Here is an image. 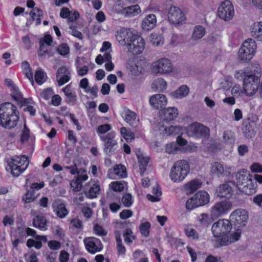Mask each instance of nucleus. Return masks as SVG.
<instances>
[{"label": "nucleus", "instance_id": "dca6fc26", "mask_svg": "<svg viewBox=\"0 0 262 262\" xmlns=\"http://www.w3.org/2000/svg\"><path fill=\"white\" fill-rule=\"evenodd\" d=\"M108 177L112 179L124 178L127 176L126 169L121 164H116L107 171Z\"/></svg>", "mask_w": 262, "mask_h": 262}, {"label": "nucleus", "instance_id": "774afa93", "mask_svg": "<svg viewBox=\"0 0 262 262\" xmlns=\"http://www.w3.org/2000/svg\"><path fill=\"white\" fill-rule=\"evenodd\" d=\"M44 77V73L42 70H37L35 73L34 78L36 82L38 84H41L43 83V79Z\"/></svg>", "mask_w": 262, "mask_h": 262}, {"label": "nucleus", "instance_id": "0e129e2a", "mask_svg": "<svg viewBox=\"0 0 262 262\" xmlns=\"http://www.w3.org/2000/svg\"><path fill=\"white\" fill-rule=\"evenodd\" d=\"M151 41L155 46H159L163 43V41L160 35H158L157 34H152L151 35Z\"/></svg>", "mask_w": 262, "mask_h": 262}, {"label": "nucleus", "instance_id": "6e6d98bb", "mask_svg": "<svg viewBox=\"0 0 262 262\" xmlns=\"http://www.w3.org/2000/svg\"><path fill=\"white\" fill-rule=\"evenodd\" d=\"M223 139L225 142L229 144H232L235 141L234 133L231 130H227L224 132Z\"/></svg>", "mask_w": 262, "mask_h": 262}, {"label": "nucleus", "instance_id": "0eeeda50", "mask_svg": "<svg viewBox=\"0 0 262 262\" xmlns=\"http://www.w3.org/2000/svg\"><path fill=\"white\" fill-rule=\"evenodd\" d=\"M232 226L229 220L220 219L213 224L211 228L212 234L214 237L228 235L231 230Z\"/></svg>", "mask_w": 262, "mask_h": 262}, {"label": "nucleus", "instance_id": "b1692460", "mask_svg": "<svg viewBox=\"0 0 262 262\" xmlns=\"http://www.w3.org/2000/svg\"><path fill=\"white\" fill-rule=\"evenodd\" d=\"M149 103L155 108H162L167 104V99L163 94H158L151 96Z\"/></svg>", "mask_w": 262, "mask_h": 262}, {"label": "nucleus", "instance_id": "37998d69", "mask_svg": "<svg viewBox=\"0 0 262 262\" xmlns=\"http://www.w3.org/2000/svg\"><path fill=\"white\" fill-rule=\"evenodd\" d=\"M123 235L124 242L127 245H130L134 240L135 239V236L133 235V232L131 229H126Z\"/></svg>", "mask_w": 262, "mask_h": 262}, {"label": "nucleus", "instance_id": "7c9ffc66", "mask_svg": "<svg viewBox=\"0 0 262 262\" xmlns=\"http://www.w3.org/2000/svg\"><path fill=\"white\" fill-rule=\"evenodd\" d=\"M48 223V222L46 218L42 215H37L35 216L33 220V227L42 231L47 230Z\"/></svg>", "mask_w": 262, "mask_h": 262}, {"label": "nucleus", "instance_id": "393cba45", "mask_svg": "<svg viewBox=\"0 0 262 262\" xmlns=\"http://www.w3.org/2000/svg\"><path fill=\"white\" fill-rule=\"evenodd\" d=\"M89 186V190L86 192V195L89 199H94L100 193V183L97 180L90 182L88 185Z\"/></svg>", "mask_w": 262, "mask_h": 262}, {"label": "nucleus", "instance_id": "e2e57ef3", "mask_svg": "<svg viewBox=\"0 0 262 262\" xmlns=\"http://www.w3.org/2000/svg\"><path fill=\"white\" fill-rule=\"evenodd\" d=\"M245 93L244 88L242 89L240 85H235L231 89V93L235 97L242 96Z\"/></svg>", "mask_w": 262, "mask_h": 262}, {"label": "nucleus", "instance_id": "680f3d73", "mask_svg": "<svg viewBox=\"0 0 262 262\" xmlns=\"http://www.w3.org/2000/svg\"><path fill=\"white\" fill-rule=\"evenodd\" d=\"M244 134L246 138L251 139L255 136V131L250 125L245 126Z\"/></svg>", "mask_w": 262, "mask_h": 262}, {"label": "nucleus", "instance_id": "ea45409f", "mask_svg": "<svg viewBox=\"0 0 262 262\" xmlns=\"http://www.w3.org/2000/svg\"><path fill=\"white\" fill-rule=\"evenodd\" d=\"M120 134L122 137L127 142H131L135 138L134 134L129 129L125 127L120 128Z\"/></svg>", "mask_w": 262, "mask_h": 262}, {"label": "nucleus", "instance_id": "cd10ccee", "mask_svg": "<svg viewBox=\"0 0 262 262\" xmlns=\"http://www.w3.org/2000/svg\"><path fill=\"white\" fill-rule=\"evenodd\" d=\"M80 170L81 173H80V171H79L78 173H77L76 180L75 181L73 180L71 183V186L77 190L81 188L82 183L88 179V175L86 170L80 169Z\"/></svg>", "mask_w": 262, "mask_h": 262}, {"label": "nucleus", "instance_id": "c03bdc74", "mask_svg": "<svg viewBox=\"0 0 262 262\" xmlns=\"http://www.w3.org/2000/svg\"><path fill=\"white\" fill-rule=\"evenodd\" d=\"M205 33V30L203 26L200 25L196 26L193 30L192 38L195 40L200 39L204 35Z\"/></svg>", "mask_w": 262, "mask_h": 262}, {"label": "nucleus", "instance_id": "864d4df0", "mask_svg": "<svg viewBox=\"0 0 262 262\" xmlns=\"http://www.w3.org/2000/svg\"><path fill=\"white\" fill-rule=\"evenodd\" d=\"M65 96V102L67 104L70 105H74L76 104L77 96L74 92L69 93V94H66Z\"/></svg>", "mask_w": 262, "mask_h": 262}, {"label": "nucleus", "instance_id": "6e6552de", "mask_svg": "<svg viewBox=\"0 0 262 262\" xmlns=\"http://www.w3.org/2000/svg\"><path fill=\"white\" fill-rule=\"evenodd\" d=\"M5 84L8 87L11 92V95L12 97L18 105L20 106H23L30 103L29 99H26L23 97L19 89L11 79H5Z\"/></svg>", "mask_w": 262, "mask_h": 262}, {"label": "nucleus", "instance_id": "4468645a", "mask_svg": "<svg viewBox=\"0 0 262 262\" xmlns=\"http://www.w3.org/2000/svg\"><path fill=\"white\" fill-rule=\"evenodd\" d=\"M172 65L169 59L163 58L159 59L154 63L152 68V72L155 73L166 74L171 72Z\"/></svg>", "mask_w": 262, "mask_h": 262}, {"label": "nucleus", "instance_id": "9b49d317", "mask_svg": "<svg viewBox=\"0 0 262 262\" xmlns=\"http://www.w3.org/2000/svg\"><path fill=\"white\" fill-rule=\"evenodd\" d=\"M83 243L86 251L92 254L100 252L103 246L100 239L95 237H87L83 239Z\"/></svg>", "mask_w": 262, "mask_h": 262}, {"label": "nucleus", "instance_id": "f704fd0d", "mask_svg": "<svg viewBox=\"0 0 262 262\" xmlns=\"http://www.w3.org/2000/svg\"><path fill=\"white\" fill-rule=\"evenodd\" d=\"M251 35L258 41H262V21L254 24Z\"/></svg>", "mask_w": 262, "mask_h": 262}, {"label": "nucleus", "instance_id": "a878e982", "mask_svg": "<svg viewBox=\"0 0 262 262\" xmlns=\"http://www.w3.org/2000/svg\"><path fill=\"white\" fill-rule=\"evenodd\" d=\"M217 195L222 198L230 199L233 193L232 187L228 182L221 185L216 190Z\"/></svg>", "mask_w": 262, "mask_h": 262}, {"label": "nucleus", "instance_id": "aec40b11", "mask_svg": "<svg viewBox=\"0 0 262 262\" xmlns=\"http://www.w3.org/2000/svg\"><path fill=\"white\" fill-rule=\"evenodd\" d=\"M52 207L53 211L59 219L64 218L69 213V210L66 208V204L60 200L54 201Z\"/></svg>", "mask_w": 262, "mask_h": 262}, {"label": "nucleus", "instance_id": "c9c22d12", "mask_svg": "<svg viewBox=\"0 0 262 262\" xmlns=\"http://www.w3.org/2000/svg\"><path fill=\"white\" fill-rule=\"evenodd\" d=\"M189 92V88L186 85H183L176 91L172 92L170 95L174 98H182L186 97L188 94Z\"/></svg>", "mask_w": 262, "mask_h": 262}, {"label": "nucleus", "instance_id": "72a5a7b5", "mask_svg": "<svg viewBox=\"0 0 262 262\" xmlns=\"http://www.w3.org/2000/svg\"><path fill=\"white\" fill-rule=\"evenodd\" d=\"M140 173L143 176L146 170L147 166L149 162L150 158L148 157H144L142 155L137 156Z\"/></svg>", "mask_w": 262, "mask_h": 262}, {"label": "nucleus", "instance_id": "4c0bfd02", "mask_svg": "<svg viewBox=\"0 0 262 262\" xmlns=\"http://www.w3.org/2000/svg\"><path fill=\"white\" fill-rule=\"evenodd\" d=\"M224 172V166L221 163L214 162L211 164V172L213 175L220 177L223 176Z\"/></svg>", "mask_w": 262, "mask_h": 262}, {"label": "nucleus", "instance_id": "ddd939ff", "mask_svg": "<svg viewBox=\"0 0 262 262\" xmlns=\"http://www.w3.org/2000/svg\"><path fill=\"white\" fill-rule=\"evenodd\" d=\"M127 48L133 55L139 54L144 49V40L141 36L135 34Z\"/></svg>", "mask_w": 262, "mask_h": 262}, {"label": "nucleus", "instance_id": "58836bf2", "mask_svg": "<svg viewBox=\"0 0 262 262\" xmlns=\"http://www.w3.org/2000/svg\"><path fill=\"white\" fill-rule=\"evenodd\" d=\"M199 225L203 228H207L211 223V220L207 213H201L198 217Z\"/></svg>", "mask_w": 262, "mask_h": 262}, {"label": "nucleus", "instance_id": "338daca9", "mask_svg": "<svg viewBox=\"0 0 262 262\" xmlns=\"http://www.w3.org/2000/svg\"><path fill=\"white\" fill-rule=\"evenodd\" d=\"M30 137V129L28 128L26 124H25L24 129L22 132L20 137L21 142H24L28 140Z\"/></svg>", "mask_w": 262, "mask_h": 262}, {"label": "nucleus", "instance_id": "f3484780", "mask_svg": "<svg viewBox=\"0 0 262 262\" xmlns=\"http://www.w3.org/2000/svg\"><path fill=\"white\" fill-rule=\"evenodd\" d=\"M141 12L138 5H131L127 6V4H123L121 9L118 12L126 17H132L140 14Z\"/></svg>", "mask_w": 262, "mask_h": 262}, {"label": "nucleus", "instance_id": "4d7b16f0", "mask_svg": "<svg viewBox=\"0 0 262 262\" xmlns=\"http://www.w3.org/2000/svg\"><path fill=\"white\" fill-rule=\"evenodd\" d=\"M94 232L95 234L104 236L107 235V232L104 230V228L98 224H96L94 226Z\"/></svg>", "mask_w": 262, "mask_h": 262}, {"label": "nucleus", "instance_id": "412c9836", "mask_svg": "<svg viewBox=\"0 0 262 262\" xmlns=\"http://www.w3.org/2000/svg\"><path fill=\"white\" fill-rule=\"evenodd\" d=\"M56 79L59 86H62L71 79V73L65 66L59 68L56 73Z\"/></svg>", "mask_w": 262, "mask_h": 262}, {"label": "nucleus", "instance_id": "f03ea898", "mask_svg": "<svg viewBox=\"0 0 262 262\" xmlns=\"http://www.w3.org/2000/svg\"><path fill=\"white\" fill-rule=\"evenodd\" d=\"M234 77L238 80L243 81V88L246 96H250L255 94L260 83L258 76L251 72L241 70L235 72Z\"/></svg>", "mask_w": 262, "mask_h": 262}, {"label": "nucleus", "instance_id": "f257e3e1", "mask_svg": "<svg viewBox=\"0 0 262 262\" xmlns=\"http://www.w3.org/2000/svg\"><path fill=\"white\" fill-rule=\"evenodd\" d=\"M20 113L16 105L11 102L0 105V126L7 129L15 128L19 119Z\"/></svg>", "mask_w": 262, "mask_h": 262}, {"label": "nucleus", "instance_id": "a19ab883", "mask_svg": "<svg viewBox=\"0 0 262 262\" xmlns=\"http://www.w3.org/2000/svg\"><path fill=\"white\" fill-rule=\"evenodd\" d=\"M257 187L256 184L253 183L251 179H249L247 181L244 188L247 194L251 195L256 192Z\"/></svg>", "mask_w": 262, "mask_h": 262}, {"label": "nucleus", "instance_id": "c85d7f7f", "mask_svg": "<svg viewBox=\"0 0 262 262\" xmlns=\"http://www.w3.org/2000/svg\"><path fill=\"white\" fill-rule=\"evenodd\" d=\"M163 119L167 122L173 120L178 115V110L176 107H168L161 110Z\"/></svg>", "mask_w": 262, "mask_h": 262}, {"label": "nucleus", "instance_id": "de8ad7c7", "mask_svg": "<svg viewBox=\"0 0 262 262\" xmlns=\"http://www.w3.org/2000/svg\"><path fill=\"white\" fill-rule=\"evenodd\" d=\"M110 188L115 192H121L124 189V183L123 181H114L110 183Z\"/></svg>", "mask_w": 262, "mask_h": 262}, {"label": "nucleus", "instance_id": "7ed1b4c3", "mask_svg": "<svg viewBox=\"0 0 262 262\" xmlns=\"http://www.w3.org/2000/svg\"><path fill=\"white\" fill-rule=\"evenodd\" d=\"M7 170H10L13 176L18 177L27 168L29 160L26 155L15 156L7 159Z\"/></svg>", "mask_w": 262, "mask_h": 262}, {"label": "nucleus", "instance_id": "49530a36", "mask_svg": "<svg viewBox=\"0 0 262 262\" xmlns=\"http://www.w3.org/2000/svg\"><path fill=\"white\" fill-rule=\"evenodd\" d=\"M219 238L215 241L214 247L219 248L228 245L230 243L229 235H222L217 237Z\"/></svg>", "mask_w": 262, "mask_h": 262}, {"label": "nucleus", "instance_id": "69168bd1", "mask_svg": "<svg viewBox=\"0 0 262 262\" xmlns=\"http://www.w3.org/2000/svg\"><path fill=\"white\" fill-rule=\"evenodd\" d=\"M15 237L24 243L27 237L25 229L18 227L16 231Z\"/></svg>", "mask_w": 262, "mask_h": 262}, {"label": "nucleus", "instance_id": "e433bc0d", "mask_svg": "<svg viewBox=\"0 0 262 262\" xmlns=\"http://www.w3.org/2000/svg\"><path fill=\"white\" fill-rule=\"evenodd\" d=\"M201 185V181L196 179L187 183L185 185V189L188 193H192L199 189Z\"/></svg>", "mask_w": 262, "mask_h": 262}, {"label": "nucleus", "instance_id": "8fccbe9b", "mask_svg": "<svg viewBox=\"0 0 262 262\" xmlns=\"http://www.w3.org/2000/svg\"><path fill=\"white\" fill-rule=\"evenodd\" d=\"M121 202L125 207H130L133 204L132 195L130 193H125L121 198Z\"/></svg>", "mask_w": 262, "mask_h": 262}, {"label": "nucleus", "instance_id": "c756f323", "mask_svg": "<svg viewBox=\"0 0 262 262\" xmlns=\"http://www.w3.org/2000/svg\"><path fill=\"white\" fill-rule=\"evenodd\" d=\"M157 23L156 16L154 14L147 15L143 20L142 26L144 30L149 31L155 27Z\"/></svg>", "mask_w": 262, "mask_h": 262}, {"label": "nucleus", "instance_id": "6ab92c4d", "mask_svg": "<svg viewBox=\"0 0 262 262\" xmlns=\"http://www.w3.org/2000/svg\"><path fill=\"white\" fill-rule=\"evenodd\" d=\"M35 3L33 0H28L27 2V6L29 8L33 9L30 11V15L31 17L32 20H36L35 24L38 26L41 24V18L43 16V11L40 8L35 7Z\"/></svg>", "mask_w": 262, "mask_h": 262}, {"label": "nucleus", "instance_id": "052dcab7", "mask_svg": "<svg viewBox=\"0 0 262 262\" xmlns=\"http://www.w3.org/2000/svg\"><path fill=\"white\" fill-rule=\"evenodd\" d=\"M54 94L53 90L51 88L44 89L41 93V97L45 100H49Z\"/></svg>", "mask_w": 262, "mask_h": 262}, {"label": "nucleus", "instance_id": "2f4dec72", "mask_svg": "<svg viewBox=\"0 0 262 262\" xmlns=\"http://www.w3.org/2000/svg\"><path fill=\"white\" fill-rule=\"evenodd\" d=\"M193 196L199 207L207 204L209 201V195L205 191H199Z\"/></svg>", "mask_w": 262, "mask_h": 262}, {"label": "nucleus", "instance_id": "9d476101", "mask_svg": "<svg viewBox=\"0 0 262 262\" xmlns=\"http://www.w3.org/2000/svg\"><path fill=\"white\" fill-rule=\"evenodd\" d=\"M220 18L226 21L231 19L234 14V7L230 1L223 2L218 8Z\"/></svg>", "mask_w": 262, "mask_h": 262}, {"label": "nucleus", "instance_id": "473e14b6", "mask_svg": "<svg viewBox=\"0 0 262 262\" xmlns=\"http://www.w3.org/2000/svg\"><path fill=\"white\" fill-rule=\"evenodd\" d=\"M242 47L244 48V49H247L249 52L248 55L251 57L252 55H254L257 46L254 39L248 38L244 41Z\"/></svg>", "mask_w": 262, "mask_h": 262}, {"label": "nucleus", "instance_id": "bf43d9fd", "mask_svg": "<svg viewBox=\"0 0 262 262\" xmlns=\"http://www.w3.org/2000/svg\"><path fill=\"white\" fill-rule=\"evenodd\" d=\"M21 67L27 77L32 78V73L31 72V70L29 63L27 61H24L21 63Z\"/></svg>", "mask_w": 262, "mask_h": 262}, {"label": "nucleus", "instance_id": "09e8293b", "mask_svg": "<svg viewBox=\"0 0 262 262\" xmlns=\"http://www.w3.org/2000/svg\"><path fill=\"white\" fill-rule=\"evenodd\" d=\"M112 129V126L110 124L106 123L102 125H100L97 128V133L100 136L101 135H104L108 133Z\"/></svg>", "mask_w": 262, "mask_h": 262}, {"label": "nucleus", "instance_id": "5701e85b", "mask_svg": "<svg viewBox=\"0 0 262 262\" xmlns=\"http://www.w3.org/2000/svg\"><path fill=\"white\" fill-rule=\"evenodd\" d=\"M166 152L169 154H174L177 153L178 151L182 152H191L193 151V147L190 145H187L185 147H180L178 146L175 142H171L166 144L165 147Z\"/></svg>", "mask_w": 262, "mask_h": 262}, {"label": "nucleus", "instance_id": "423d86ee", "mask_svg": "<svg viewBox=\"0 0 262 262\" xmlns=\"http://www.w3.org/2000/svg\"><path fill=\"white\" fill-rule=\"evenodd\" d=\"M116 136L115 131H111L104 135L100 136V139L103 144V152L109 156L115 154L118 148Z\"/></svg>", "mask_w": 262, "mask_h": 262}, {"label": "nucleus", "instance_id": "f8f14e48", "mask_svg": "<svg viewBox=\"0 0 262 262\" xmlns=\"http://www.w3.org/2000/svg\"><path fill=\"white\" fill-rule=\"evenodd\" d=\"M168 19L173 24H182L186 21V16L183 11L178 7L171 6L167 14Z\"/></svg>", "mask_w": 262, "mask_h": 262}, {"label": "nucleus", "instance_id": "79ce46f5", "mask_svg": "<svg viewBox=\"0 0 262 262\" xmlns=\"http://www.w3.org/2000/svg\"><path fill=\"white\" fill-rule=\"evenodd\" d=\"M151 224L149 222L141 223L139 226V231L143 236L147 237L149 235Z\"/></svg>", "mask_w": 262, "mask_h": 262}, {"label": "nucleus", "instance_id": "bb28decb", "mask_svg": "<svg viewBox=\"0 0 262 262\" xmlns=\"http://www.w3.org/2000/svg\"><path fill=\"white\" fill-rule=\"evenodd\" d=\"M33 238H29L26 243V246L28 248L34 247L36 249H40L42 246V242L46 243L47 242V238L45 235H36Z\"/></svg>", "mask_w": 262, "mask_h": 262}, {"label": "nucleus", "instance_id": "39448f33", "mask_svg": "<svg viewBox=\"0 0 262 262\" xmlns=\"http://www.w3.org/2000/svg\"><path fill=\"white\" fill-rule=\"evenodd\" d=\"M185 130L188 136L195 139L208 138L210 135L209 128L198 122L191 123Z\"/></svg>", "mask_w": 262, "mask_h": 262}, {"label": "nucleus", "instance_id": "5fc2aeb1", "mask_svg": "<svg viewBox=\"0 0 262 262\" xmlns=\"http://www.w3.org/2000/svg\"><path fill=\"white\" fill-rule=\"evenodd\" d=\"M35 199L34 192L33 190H27L23 197V201L25 203H29L34 201Z\"/></svg>", "mask_w": 262, "mask_h": 262}, {"label": "nucleus", "instance_id": "a211bd4d", "mask_svg": "<svg viewBox=\"0 0 262 262\" xmlns=\"http://www.w3.org/2000/svg\"><path fill=\"white\" fill-rule=\"evenodd\" d=\"M134 35L129 30L123 28L117 32L116 37L120 44L127 47Z\"/></svg>", "mask_w": 262, "mask_h": 262}, {"label": "nucleus", "instance_id": "4be33fe9", "mask_svg": "<svg viewBox=\"0 0 262 262\" xmlns=\"http://www.w3.org/2000/svg\"><path fill=\"white\" fill-rule=\"evenodd\" d=\"M122 117L124 120L132 127H136L139 124V119L137 115L129 109L124 110L122 114Z\"/></svg>", "mask_w": 262, "mask_h": 262}, {"label": "nucleus", "instance_id": "a18cd8bd", "mask_svg": "<svg viewBox=\"0 0 262 262\" xmlns=\"http://www.w3.org/2000/svg\"><path fill=\"white\" fill-rule=\"evenodd\" d=\"M248 52H249L247 49H244V48L241 47L238 51L239 59L243 62H247L249 61L252 58L254 55H252V56L250 57L248 55L249 53Z\"/></svg>", "mask_w": 262, "mask_h": 262}, {"label": "nucleus", "instance_id": "20e7f679", "mask_svg": "<svg viewBox=\"0 0 262 262\" xmlns=\"http://www.w3.org/2000/svg\"><path fill=\"white\" fill-rule=\"evenodd\" d=\"M190 166L185 160L176 161L172 166L169 177L172 181L180 183L183 181L189 172Z\"/></svg>", "mask_w": 262, "mask_h": 262}, {"label": "nucleus", "instance_id": "13d9d810", "mask_svg": "<svg viewBox=\"0 0 262 262\" xmlns=\"http://www.w3.org/2000/svg\"><path fill=\"white\" fill-rule=\"evenodd\" d=\"M185 206L187 209L192 210L194 208L198 207L199 206L194 199V196L187 200L186 202Z\"/></svg>", "mask_w": 262, "mask_h": 262}, {"label": "nucleus", "instance_id": "2eb2a0df", "mask_svg": "<svg viewBox=\"0 0 262 262\" xmlns=\"http://www.w3.org/2000/svg\"><path fill=\"white\" fill-rule=\"evenodd\" d=\"M232 207L229 201H221L215 204L213 206L211 214L212 216L218 217L230 211Z\"/></svg>", "mask_w": 262, "mask_h": 262}, {"label": "nucleus", "instance_id": "1a4fd4ad", "mask_svg": "<svg viewBox=\"0 0 262 262\" xmlns=\"http://www.w3.org/2000/svg\"><path fill=\"white\" fill-rule=\"evenodd\" d=\"M248 218V212L245 209H238L233 211L230 215V221L237 228H243L246 225Z\"/></svg>", "mask_w": 262, "mask_h": 262}, {"label": "nucleus", "instance_id": "3c124183", "mask_svg": "<svg viewBox=\"0 0 262 262\" xmlns=\"http://www.w3.org/2000/svg\"><path fill=\"white\" fill-rule=\"evenodd\" d=\"M57 51L60 55L65 56L69 54L70 48L66 43H62L57 47Z\"/></svg>", "mask_w": 262, "mask_h": 262}, {"label": "nucleus", "instance_id": "603ef678", "mask_svg": "<svg viewBox=\"0 0 262 262\" xmlns=\"http://www.w3.org/2000/svg\"><path fill=\"white\" fill-rule=\"evenodd\" d=\"M153 84L156 85L158 90L161 91L166 90L167 88V83L163 78H158L155 80L153 82Z\"/></svg>", "mask_w": 262, "mask_h": 262}]
</instances>
